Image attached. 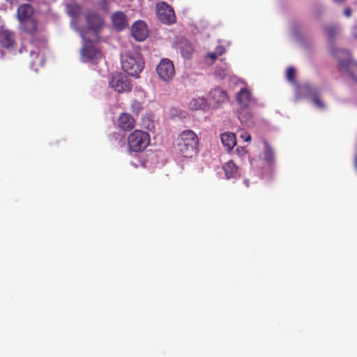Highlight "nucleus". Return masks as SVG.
<instances>
[{
  "mask_svg": "<svg viewBox=\"0 0 357 357\" xmlns=\"http://www.w3.org/2000/svg\"><path fill=\"white\" fill-rule=\"evenodd\" d=\"M199 138L197 134L191 130H185L179 135L176 146L178 151L184 157H191L197 151Z\"/></svg>",
  "mask_w": 357,
  "mask_h": 357,
  "instance_id": "obj_1",
  "label": "nucleus"
},
{
  "mask_svg": "<svg viewBox=\"0 0 357 357\" xmlns=\"http://www.w3.org/2000/svg\"><path fill=\"white\" fill-rule=\"evenodd\" d=\"M121 66L128 75L137 77L144 69V62L140 54L126 52L121 56Z\"/></svg>",
  "mask_w": 357,
  "mask_h": 357,
  "instance_id": "obj_2",
  "label": "nucleus"
},
{
  "mask_svg": "<svg viewBox=\"0 0 357 357\" xmlns=\"http://www.w3.org/2000/svg\"><path fill=\"white\" fill-rule=\"evenodd\" d=\"M332 55L338 61L339 66L357 81V62L353 61L348 51L332 50Z\"/></svg>",
  "mask_w": 357,
  "mask_h": 357,
  "instance_id": "obj_3",
  "label": "nucleus"
},
{
  "mask_svg": "<svg viewBox=\"0 0 357 357\" xmlns=\"http://www.w3.org/2000/svg\"><path fill=\"white\" fill-rule=\"evenodd\" d=\"M127 142L130 151L135 153L142 152L149 145L150 136L145 131L135 130L128 135Z\"/></svg>",
  "mask_w": 357,
  "mask_h": 357,
  "instance_id": "obj_4",
  "label": "nucleus"
},
{
  "mask_svg": "<svg viewBox=\"0 0 357 357\" xmlns=\"http://www.w3.org/2000/svg\"><path fill=\"white\" fill-rule=\"evenodd\" d=\"M17 14L20 22L26 21L25 31L28 33L33 34L37 29L36 22L34 20H27L33 14V7L30 4L24 3L18 7Z\"/></svg>",
  "mask_w": 357,
  "mask_h": 357,
  "instance_id": "obj_5",
  "label": "nucleus"
},
{
  "mask_svg": "<svg viewBox=\"0 0 357 357\" xmlns=\"http://www.w3.org/2000/svg\"><path fill=\"white\" fill-rule=\"evenodd\" d=\"M156 15L161 22L172 24L176 22L174 9L167 3L162 1L156 4Z\"/></svg>",
  "mask_w": 357,
  "mask_h": 357,
  "instance_id": "obj_6",
  "label": "nucleus"
},
{
  "mask_svg": "<svg viewBox=\"0 0 357 357\" xmlns=\"http://www.w3.org/2000/svg\"><path fill=\"white\" fill-rule=\"evenodd\" d=\"M109 86L119 93L129 92L132 89L130 79L122 73L112 75L109 80Z\"/></svg>",
  "mask_w": 357,
  "mask_h": 357,
  "instance_id": "obj_7",
  "label": "nucleus"
},
{
  "mask_svg": "<svg viewBox=\"0 0 357 357\" xmlns=\"http://www.w3.org/2000/svg\"><path fill=\"white\" fill-rule=\"evenodd\" d=\"M156 73L161 80L165 82L170 81L175 75L172 61L169 59H162L156 67Z\"/></svg>",
  "mask_w": 357,
  "mask_h": 357,
  "instance_id": "obj_8",
  "label": "nucleus"
},
{
  "mask_svg": "<svg viewBox=\"0 0 357 357\" xmlns=\"http://www.w3.org/2000/svg\"><path fill=\"white\" fill-rule=\"evenodd\" d=\"M85 20L88 29L96 34L98 33L104 26L103 18L94 10H87L84 14Z\"/></svg>",
  "mask_w": 357,
  "mask_h": 357,
  "instance_id": "obj_9",
  "label": "nucleus"
},
{
  "mask_svg": "<svg viewBox=\"0 0 357 357\" xmlns=\"http://www.w3.org/2000/svg\"><path fill=\"white\" fill-rule=\"evenodd\" d=\"M81 54L84 62L97 63L99 59L102 56V52L93 44L84 45Z\"/></svg>",
  "mask_w": 357,
  "mask_h": 357,
  "instance_id": "obj_10",
  "label": "nucleus"
},
{
  "mask_svg": "<svg viewBox=\"0 0 357 357\" xmlns=\"http://www.w3.org/2000/svg\"><path fill=\"white\" fill-rule=\"evenodd\" d=\"M15 45L16 40L14 31L4 26H0V47L8 50H11Z\"/></svg>",
  "mask_w": 357,
  "mask_h": 357,
  "instance_id": "obj_11",
  "label": "nucleus"
},
{
  "mask_svg": "<svg viewBox=\"0 0 357 357\" xmlns=\"http://www.w3.org/2000/svg\"><path fill=\"white\" fill-rule=\"evenodd\" d=\"M208 99L209 104L213 107H218L228 100L227 93L222 89L214 88L209 92Z\"/></svg>",
  "mask_w": 357,
  "mask_h": 357,
  "instance_id": "obj_12",
  "label": "nucleus"
},
{
  "mask_svg": "<svg viewBox=\"0 0 357 357\" xmlns=\"http://www.w3.org/2000/svg\"><path fill=\"white\" fill-rule=\"evenodd\" d=\"M131 34L136 40L144 41L149 34L146 24L142 20L135 22L131 26Z\"/></svg>",
  "mask_w": 357,
  "mask_h": 357,
  "instance_id": "obj_13",
  "label": "nucleus"
},
{
  "mask_svg": "<svg viewBox=\"0 0 357 357\" xmlns=\"http://www.w3.org/2000/svg\"><path fill=\"white\" fill-rule=\"evenodd\" d=\"M117 122L119 129L124 132H129L135 126V120L129 113H121L118 118Z\"/></svg>",
  "mask_w": 357,
  "mask_h": 357,
  "instance_id": "obj_14",
  "label": "nucleus"
},
{
  "mask_svg": "<svg viewBox=\"0 0 357 357\" xmlns=\"http://www.w3.org/2000/svg\"><path fill=\"white\" fill-rule=\"evenodd\" d=\"M112 22L114 29L122 31L128 25L127 17L122 11H116L112 15Z\"/></svg>",
  "mask_w": 357,
  "mask_h": 357,
  "instance_id": "obj_15",
  "label": "nucleus"
},
{
  "mask_svg": "<svg viewBox=\"0 0 357 357\" xmlns=\"http://www.w3.org/2000/svg\"><path fill=\"white\" fill-rule=\"evenodd\" d=\"M252 100L251 93L247 89H241L236 95V100L242 110L248 107Z\"/></svg>",
  "mask_w": 357,
  "mask_h": 357,
  "instance_id": "obj_16",
  "label": "nucleus"
},
{
  "mask_svg": "<svg viewBox=\"0 0 357 357\" xmlns=\"http://www.w3.org/2000/svg\"><path fill=\"white\" fill-rule=\"evenodd\" d=\"M264 149L263 151L264 160L267 163L268 167H271L275 165V156L273 149L270 146L266 140H264Z\"/></svg>",
  "mask_w": 357,
  "mask_h": 357,
  "instance_id": "obj_17",
  "label": "nucleus"
},
{
  "mask_svg": "<svg viewBox=\"0 0 357 357\" xmlns=\"http://www.w3.org/2000/svg\"><path fill=\"white\" fill-rule=\"evenodd\" d=\"M302 90L311 96V99L316 107L320 109L324 108V103L319 98L317 92L314 89L309 85H305L302 87Z\"/></svg>",
  "mask_w": 357,
  "mask_h": 357,
  "instance_id": "obj_18",
  "label": "nucleus"
},
{
  "mask_svg": "<svg viewBox=\"0 0 357 357\" xmlns=\"http://www.w3.org/2000/svg\"><path fill=\"white\" fill-rule=\"evenodd\" d=\"M222 144L228 150L232 149L236 144V135L232 132H225L221 135Z\"/></svg>",
  "mask_w": 357,
  "mask_h": 357,
  "instance_id": "obj_19",
  "label": "nucleus"
},
{
  "mask_svg": "<svg viewBox=\"0 0 357 357\" xmlns=\"http://www.w3.org/2000/svg\"><path fill=\"white\" fill-rule=\"evenodd\" d=\"M227 178H234L238 174V167L233 160H229L222 166Z\"/></svg>",
  "mask_w": 357,
  "mask_h": 357,
  "instance_id": "obj_20",
  "label": "nucleus"
},
{
  "mask_svg": "<svg viewBox=\"0 0 357 357\" xmlns=\"http://www.w3.org/2000/svg\"><path fill=\"white\" fill-rule=\"evenodd\" d=\"M189 107L192 110L206 109L208 107V105L204 98L199 97L192 99L189 102Z\"/></svg>",
  "mask_w": 357,
  "mask_h": 357,
  "instance_id": "obj_21",
  "label": "nucleus"
},
{
  "mask_svg": "<svg viewBox=\"0 0 357 357\" xmlns=\"http://www.w3.org/2000/svg\"><path fill=\"white\" fill-rule=\"evenodd\" d=\"M68 14L74 19L77 18L82 12L81 6L77 3H70L66 5Z\"/></svg>",
  "mask_w": 357,
  "mask_h": 357,
  "instance_id": "obj_22",
  "label": "nucleus"
},
{
  "mask_svg": "<svg viewBox=\"0 0 357 357\" xmlns=\"http://www.w3.org/2000/svg\"><path fill=\"white\" fill-rule=\"evenodd\" d=\"M325 30L327 32L328 37L331 39H333L335 36V35L337 33V32L339 31V28L336 25H331V26L326 27Z\"/></svg>",
  "mask_w": 357,
  "mask_h": 357,
  "instance_id": "obj_23",
  "label": "nucleus"
},
{
  "mask_svg": "<svg viewBox=\"0 0 357 357\" xmlns=\"http://www.w3.org/2000/svg\"><path fill=\"white\" fill-rule=\"evenodd\" d=\"M143 109L142 103L137 100H134L131 105L132 113L139 114Z\"/></svg>",
  "mask_w": 357,
  "mask_h": 357,
  "instance_id": "obj_24",
  "label": "nucleus"
},
{
  "mask_svg": "<svg viewBox=\"0 0 357 357\" xmlns=\"http://www.w3.org/2000/svg\"><path fill=\"white\" fill-rule=\"evenodd\" d=\"M192 52H193V47H192V44H190V43L187 44L185 49H183V47H181V52L184 57L190 58V56L192 54Z\"/></svg>",
  "mask_w": 357,
  "mask_h": 357,
  "instance_id": "obj_25",
  "label": "nucleus"
},
{
  "mask_svg": "<svg viewBox=\"0 0 357 357\" xmlns=\"http://www.w3.org/2000/svg\"><path fill=\"white\" fill-rule=\"evenodd\" d=\"M296 71L293 67H289L287 70L286 77L290 82H295Z\"/></svg>",
  "mask_w": 357,
  "mask_h": 357,
  "instance_id": "obj_26",
  "label": "nucleus"
},
{
  "mask_svg": "<svg viewBox=\"0 0 357 357\" xmlns=\"http://www.w3.org/2000/svg\"><path fill=\"white\" fill-rule=\"evenodd\" d=\"M239 114L240 115H239L238 118H239V119L241 120V122H243V121L245 122L247 120H249L252 117V115L250 114V112H247L246 113V115L245 116V119H243L242 112H241L239 113Z\"/></svg>",
  "mask_w": 357,
  "mask_h": 357,
  "instance_id": "obj_27",
  "label": "nucleus"
},
{
  "mask_svg": "<svg viewBox=\"0 0 357 357\" xmlns=\"http://www.w3.org/2000/svg\"><path fill=\"white\" fill-rule=\"evenodd\" d=\"M219 55L216 54L215 52H209L206 57L210 58L211 59V62L213 63Z\"/></svg>",
  "mask_w": 357,
  "mask_h": 357,
  "instance_id": "obj_28",
  "label": "nucleus"
},
{
  "mask_svg": "<svg viewBox=\"0 0 357 357\" xmlns=\"http://www.w3.org/2000/svg\"><path fill=\"white\" fill-rule=\"evenodd\" d=\"M214 52H215L217 54L220 56L225 53V49L223 46H218Z\"/></svg>",
  "mask_w": 357,
  "mask_h": 357,
  "instance_id": "obj_29",
  "label": "nucleus"
},
{
  "mask_svg": "<svg viewBox=\"0 0 357 357\" xmlns=\"http://www.w3.org/2000/svg\"><path fill=\"white\" fill-rule=\"evenodd\" d=\"M241 137L243 138L245 142H249L251 140V136L248 132H245L241 135Z\"/></svg>",
  "mask_w": 357,
  "mask_h": 357,
  "instance_id": "obj_30",
  "label": "nucleus"
},
{
  "mask_svg": "<svg viewBox=\"0 0 357 357\" xmlns=\"http://www.w3.org/2000/svg\"><path fill=\"white\" fill-rule=\"evenodd\" d=\"M351 9L350 8L347 7L344 9V15L347 17H350L351 15Z\"/></svg>",
  "mask_w": 357,
  "mask_h": 357,
  "instance_id": "obj_31",
  "label": "nucleus"
},
{
  "mask_svg": "<svg viewBox=\"0 0 357 357\" xmlns=\"http://www.w3.org/2000/svg\"><path fill=\"white\" fill-rule=\"evenodd\" d=\"M352 35H353L354 38L357 40V26H356L353 28Z\"/></svg>",
  "mask_w": 357,
  "mask_h": 357,
  "instance_id": "obj_32",
  "label": "nucleus"
},
{
  "mask_svg": "<svg viewBox=\"0 0 357 357\" xmlns=\"http://www.w3.org/2000/svg\"><path fill=\"white\" fill-rule=\"evenodd\" d=\"M30 54H31V56L34 59V58H37L38 56V54L36 52H33V51H31L30 52Z\"/></svg>",
  "mask_w": 357,
  "mask_h": 357,
  "instance_id": "obj_33",
  "label": "nucleus"
},
{
  "mask_svg": "<svg viewBox=\"0 0 357 357\" xmlns=\"http://www.w3.org/2000/svg\"><path fill=\"white\" fill-rule=\"evenodd\" d=\"M227 70L226 69H224L222 70L221 73H220V75H222V77L225 76L227 75Z\"/></svg>",
  "mask_w": 357,
  "mask_h": 357,
  "instance_id": "obj_34",
  "label": "nucleus"
},
{
  "mask_svg": "<svg viewBox=\"0 0 357 357\" xmlns=\"http://www.w3.org/2000/svg\"><path fill=\"white\" fill-rule=\"evenodd\" d=\"M24 50H25V51H26L25 48H24V47H21L19 49V53H20V54H22V53L23 52V51H24Z\"/></svg>",
  "mask_w": 357,
  "mask_h": 357,
  "instance_id": "obj_35",
  "label": "nucleus"
},
{
  "mask_svg": "<svg viewBox=\"0 0 357 357\" xmlns=\"http://www.w3.org/2000/svg\"><path fill=\"white\" fill-rule=\"evenodd\" d=\"M244 183H245V185L247 187H248V186H249V183H248V180H245V181H244Z\"/></svg>",
  "mask_w": 357,
  "mask_h": 357,
  "instance_id": "obj_36",
  "label": "nucleus"
},
{
  "mask_svg": "<svg viewBox=\"0 0 357 357\" xmlns=\"http://www.w3.org/2000/svg\"><path fill=\"white\" fill-rule=\"evenodd\" d=\"M81 36L82 37V38H83L84 40H86V38H85V36H84V33H83V32H81Z\"/></svg>",
  "mask_w": 357,
  "mask_h": 357,
  "instance_id": "obj_37",
  "label": "nucleus"
},
{
  "mask_svg": "<svg viewBox=\"0 0 357 357\" xmlns=\"http://www.w3.org/2000/svg\"><path fill=\"white\" fill-rule=\"evenodd\" d=\"M102 3L103 6H106V4H107L106 1H105V0H103V1H102Z\"/></svg>",
  "mask_w": 357,
  "mask_h": 357,
  "instance_id": "obj_38",
  "label": "nucleus"
}]
</instances>
